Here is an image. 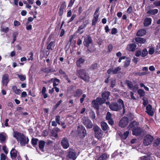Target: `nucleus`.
I'll use <instances>...</instances> for the list:
<instances>
[{"mask_svg": "<svg viewBox=\"0 0 160 160\" xmlns=\"http://www.w3.org/2000/svg\"><path fill=\"white\" fill-rule=\"evenodd\" d=\"M82 123L88 129L92 128L93 126L91 121L88 118H84L82 119Z\"/></svg>", "mask_w": 160, "mask_h": 160, "instance_id": "nucleus-8", "label": "nucleus"}, {"mask_svg": "<svg viewBox=\"0 0 160 160\" xmlns=\"http://www.w3.org/2000/svg\"><path fill=\"white\" fill-rule=\"evenodd\" d=\"M158 12V9H154L152 10H150L147 12V13L150 14L151 15H154L157 14Z\"/></svg>", "mask_w": 160, "mask_h": 160, "instance_id": "nucleus-29", "label": "nucleus"}, {"mask_svg": "<svg viewBox=\"0 0 160 160\" xmlns=\"http://www.w3.org/2000/svg\"><path fill=\"white\" fill-rule=\"evenodd\" d=\"M146 112L149 116H152L154 114V111L152 106L150 104L148 105L146 107Z\"/></svg>", "mask_w": 160, "mask_h": 160, "instance_id": "nucleus-14", "label": "nucleus"}, {"mask_svg": "<svg viewBox=\"0 0 160 160\" xmlns=\"http://www.w3.org/2000/svg\"><path fill=\"white\" fill-rule=\"evenodd\" d=\"M38 141V147L39 148H40V141H39L38 139L32 138L31 139V142L32 145L34 147L36 148V149L38 152V149L37 148L36 146Z\"/></svg>", "mask_w": 160, "mask_h": 160, "instance_id": "nucleus-15", "label": "nucleus"}, {"mask_svg": "<svg viewBox=\"0 0 160 160\" xmlns=\"http://www.w3.org/2000/svg\"><path fill=\"white\" fill-rule=\"evenodd\" d=\"M152 21V19L151 18H146L144 21V26L146 27L149 25L151 23Z\"/></svg>", "mask_w": 160, "mask_h": 160, "instance_id": "nucleus-22", "label": "nucleus"}, {"mask_svg": "<svg viewBox=\"0 0 160 160\" xmlns=\"http://www.w3.org/2000/svg\"><path fill=\"white\" fill-rule=\"evenodd\" d=\"M136 47L137 46L135 44L131 43L127 46V49L129 51H133Z\"/></svg>", "mask_w": 160, "mask_h": 160, "instance_id": "nucleus-18", "label": "nucleus"}, {"mask_svg": "<svg viewBox=\"0 0 160 160\" xmlns=\"http://www.w3.org/2000/svg\"><path fill=\"white\" fill-rule=\"evenodd\" d=\"M113 48L112 45V44H110L108 46V50L109 52H111Z\"/></svg>", "mask_w": 160, "mask_h": 160, "instance_id": "nucleus-61", "label": "nucleus"}, {"mask_svg": "<svg viewBox=\"0 0 160 160\" xmlns=\"http://www.w3.org/2000/svg\"><path fill=\"white\" fill-rule=\"evenodd\" d=\"M116 84V80H112L111 81L110 87L113 88L115 87Z\"/></svg>", "mask_w": 160, "mask_h": 160, "instance_id": "nucleus-48", "label": "nucleus"}, {"mask_svg": "<svg viewBox=\"0 0 160 160\" xmlns=\"http://www.w3.org/2000/svg\"><path fill=\"white\" fill-rule=\"evenodd\" d=\"M130 60L129 59H126L124 62V66L127 67L128 66L130 63Z\"/></svg>", "mask_w": 160, "mask_h": 160, "instance_id": "nucleus-45", "label": "nucleus"}, {"mask_svg": "<svg viewBox=\"0 0 160 160\" xmlns=\"http://www.w3.org/2000/svg\"><path fill=\"white\" fill-rule=\"evenodd\" d=\"M61 144L62 147L65 149L68 148L69 146V141L66 138H62Z\"/></svg>", "mask_w": 160, "mask_h": 160, "instance_id": "nucleus-11", "label": "nucleus"}, {"mask_svg": "<svg viewBox=\"0 0 160 160\" xmlns=\"http://www.w3.org/2000/svg\"><path fill=\"white\" fill-rule=\"evenodd\" d=\"M135 40L136 42L140 43H144L146 41L145 39L141 38H136Z\"/></svg>", "mask_w": 160, "mask_h": 160, "instance_id": "nucleus-26", "label": "nucleus"}, {"mask_svg": "<svg viewBox=\"0 0 160 160\" xmlns=\"http://www.w3.org/2000/svg\"><path fill=\"white\" fill-rule=\"evenodd\" d=\"M109 157V155L106 153H104L100 156L97 160H105Z\"/></svg>", "mask_w": 160, "mask_h": 160, "instance_id": "nucleus-23", "label": "nucleus"}, {"mask_svg": "<svg viewBox=\"0 0 160 160\" xmlns=\"http://www.w3.org/2000/svg\"><path fill=\"white\" fill-rule=\"evenodd\" d=\"M138 92L141 97L144 96L145 94L144 91L142 89H139L138 91Z\"/></svg>", "mask_w": 160, "mask_h": 160, "instance_id": "nucleus-34", "label": "nucleus"}, {"mask_svg": "<svg viewBox=\"0 0 160 160\" xmlns=\"http://www.w3.org/2000/svg\"><path fill=\"white\" fill-rule=\"evenodd\" d=\"M117 102L119 103L118 105L116 102L111 103L109 106L110 108L112 111H118L123 108V111L124 110V105L123 101L121 99H118Z\"/></svg>", "mask_w": 160, "mask_h": 160, "instance_id": "nucleus-2", "label": "nucleus"}, {"mask_svg": "<svg viewBox=\"0 0 160 160\" xmlns=\"http://www.w3.org/2000/svg\"><path fill=\"white\" fill-rule=\"evenodd\" d=\"M146 33V31L144 29H141L139 30L136 34L137 36H142L145 35Z\"/></svg>", "mask_w": 160, "mask_h": 160, "instance_id": "nucleus-20", "label": "nucleus"}, {"mask_svg": "<svg viewBox=\"0 0 160 160\" xmlns=\"http://www.w3.org/2000/svg\"><path fill=\"white\" fill-rule=\"evenodd\" d=\"M153 140V137L150 135L145 136L143 140V144L144 146H147L151 144Z\"/></svg>", "mask_w": 160, "mask_h": 160, "instance_id": "nucleus-5", "label": "nucleus"}, {"mask_svg": "<svg viewBox=\"0 0 160 160\" xmlns=\"http://www.w3.org/2000/svg\"><path fill=\"white\" fill-rule=\"evenodd\" d=\"M114 69L115 74H117L120 72L121 70V68L120 67H118L114 68Z\"/></svg>", "mask_w": 160, "mask_h": 160, "instance_id": "nucleus-46", "label": "nucleus"}, {"mask_svg": "<svg viewBox=\"0 0 160 160\" xmlns=\"http://www.w3.org/2000/svg\"><path fill=\"white\" fill-rule=\"evenodd\" d=\"M96 99L98 102L99 104H102L105 103L106 101L105 99L102 98H97Z\"/></svg>", "mask_w": 160, "mask_h": 160, "instance_id": "nucleus-30", "label": "nucleus"}, {"mask_svg": "<svg viewBox=\"0 0 160 160\" xmlns=\"http://www.w3.org/2000/svg\"><path fill=\"white\" fill-rule=\"evenodd\" d=\"M138 85L136 84L132 88V90L133 91L135 92L138 89Z\"/></svg>", "mask_w": 160, "mask_h": 160, "instance_id": "nucleus-59", "label": "nucleus"}, {"mask_svg": "<svg viewBox=\"0 0 160 160\" xmlns=\"http://www.w3.org/2000/svg\"><path fill=\"white\" fill-rule=\"evenodd\" d=\"M51 81L52 82L53 85L54 87L58 85L60 82L59 80L56 78H52L51 79Z\"/></svg>", "mask_w": 160, "mask_h": 160, "instance_id": "nucleus-25", "label": "nucleus"}, {"mask_svg": "<svg viewBox=\"0 0 160 160\" xmlns=\"http://www.w3.org/2000/svg\"><path fill=\"white\" fill-rule=\"evenodd\" d=\"M5 136L2 134L0 133V142L1 143H3L5 142Z\"/></svg>", "mask_w": 160, "mask_h": 160, "instance_id": "nucleus-35", "label": "nucleus"}, {"mask_svg": "<svg viewBox=\"0 0 160 160\" xmlns=\"http://www.w3.org/2000/svg\"><path fill=\"white\" fill-rule=\"evenodd\" d=\"M14 25L15 27H18L20 25V23L18 21L15 20L14 21Z\"/></svg>", "mask_w": 160, "mask_h": 160, "instance_id": "nucleus-52", "label": "nucleus"}, {"mask_svg": "<svg viewBox=\"0 0 160 160\" xmlns=\"http://www.w3.org/2000/svg\"><path fill=\"white\" fill-rule=\"evenodd\" d=\"M78 134L81 138H84L86 134V131L85 128L82 125H79L77 129Z\"/></svg>", "mask_w": 160, "mask_h": 160, "instance_id": "nucleus-7", "label": "nucleus"}, {"mask_svg": "<svg viewBox=\"0 0 160 160\" xmlns=\"http://www.w3.org/2000/svg\"><path fill=\"white\" fill-rule=\"evenodd\" d=\"M83 28L82 26H79L78 28V30H77V33L79 34H81L82 33L84 32Z\"/></svg>", "mask_w": 160, "mask_h": 160, "instance_id": "nucleus-39", "label": "nucleus"}, {"mask_svg": "<svg viewBox=\"0 0 160 160\" xmlns=\"http://www.w3.org/2000/svg\"><path fill=\"white\" fill-rule=\"evenodd\" d=\"M76 17V15L75 14H73V15L72 16L71 18H70L69 21H68V23H69V22H72V21Z\"/></svg>", "mask_w": 160, "mask_h": 160, "instance_id": "nucleus-60", "label": "nucleus"}, {"mask_svg": "<svg viewBox=\"0 0 160 160\" xmlns=\"http://www.w3.org/2000/svg\"><path fill=\"white\" fill-rule=\"evenodd\" d=\"M52 137H53L55 138L57 137H58L57 134L53 130H52Z\"/></svg>", "mask_w": 160, "mask_h": 160, "instance_id": "nucleus-55", "label": "nucleus"}, {"mask_svg": "<svg viewBox=\"0 0 160 160\" xmlns=\"http://www.w3.org/2000/svg\"><path fill=\"white\" fill-rule=\"evenodd\" d=\"M80 77L86 82H88L89 80V77L88 75L85 72V71L83 69L79 70L78 71Z\"/></svg>", "mask_w": 160, "mask_h": 160, "instance_id": "nucleus-6", "label": "nucleus"}, {"mask_svg": "<svg viewBox=\"0 0 160 160\" xmlns=\"http://www.w3.org/2000/svg\"><path fill=\"white\" fill-rule=\"evenodd\" d=\"M141 53L142 56V57H144L148 54V52L146 49H144L143 50L142 52Z\"/></svg>", "mask_w": 160, "mask_h": 160, "instance_id": "nucleus-44", "label": "nucleus"}, {"mask_svg": "<svg viewBox=\"0 0 160 160\" xmlns=\"http://www.w3.org/2000/svg\"><path fill=\"white\" fill-rule=\"evenodd\" d=\"M99 8L97 9L94 14V18L92 20V26L95 25L98 20L99 17Z\"/></svg>", "mask_w": 160, "mask_h": 160, "instance_id": "nucleus-12", "label": "nucleus"}, {"mask_svg": "<svg viewBox=\"0 0 160 160\" xmlns=\"http://www.w3.org/2000/svg\"><path fill=\"white\" fill-rule=\"evenodd\" d=\"M18 78L19 79L22 81H23L26 79V76L25 75L22 74L18 75Z\"/></svg>", "mask_w": 160, "mask_h": 160, "instance_id": "nucleus-41", "label": "nucleus"}, {"mask_svg": "<svg viewBox=\"0 0 160 160\" xmlns=\"http://www.w3.org/2000/svg\"><path fill=\"white\" fill-rule=\"evenodd\" d=\"M154 52V50L153 48H151L148 51L149 54L151 55L153 54Z\"/></svg>", "mask_w": 160, "mask_h": 160, "instance_id": "nucleus-57", "label": "nucleus"}, {"mask_svg": "<svg viewBox=\"0 0 160 160\" xmlns=\"http://www.w3.org/2000/svg\"><path fill=\"white\" fill-rule=\"evenodd\" d=\"M111 115L110 112H108L106 116V119L107 120L110 119H111Z\"/></svg>", "mask_w": 160, "mask_h": 160, "instance_id": "nucleus-54", "label": "nucleus"}, {"mask_svg": "<svg viewBox=\"0 0 160 160\" xmlns=\"http://www.w3.org/2000/svg\"><path fill=\"white\" fill-rule=\"evenodd\" d=\"M101 125L102 129L104 131L108 130L109 128L108 125L107 123L104 122H101Z\"/></svg>", "mask_w": 160, "mask_h": 160, "instance_id": "nucleus-21", "label": "nucleus"}, {"mask_svg": "<svg viewBox=\"0 0 160 160\" xmlns=\"http://www.w3.org/2000/svg\"><path fill=\"white\" fill-rule=\"evenodd\" d=\"M41 151H43V148L44 147V145L45 142L42 141H41Z\"/></svg>", "mask_w": 160, "mask_h": 160, "instance_id": "nucleus-49", "label": "nucleus"}, {"mask_svg": "<svg viewBox=\"0 0 160 160\" xmlns=\"http://www.w3.org/2000/svg\"><path fill=\"white\" fill-rule=\"evenodd\" d=\"M82 93V90L78 89L75 92L74 95L75 97H79Z\"/></svg>", "mask_w": 160, "mask_h": 160, "instance_id": "nucleus-32", "label": "nucleus"}, {"mask_svg": "<svg viewBox=\"0 0 160 160\" xmlns=\"http://www.w3.org/2000/svg\"><path fill=\"white\" fill-rule=\"evenodd\" d=\"M128 119L127 117H123L120 120L119 125L121 128H124L128 125Z\"/></svg>", "mask_w": 160, "mask_h": 160, "instance_id": "nucleus-10", "label": "nucleus"}, {"mask_svg": "<svg viewBox=\"0 0 160 160\" xmlns=\"http://www.w3.org/2000/svg\"><path fill=\"white\" fill-rule=\"evenodd\" d=\"M108 74H115V72L114 71V68H111L109 69L107 72Z\"/></svg>", "mask_w": 160, "mask_h": 160, "instance_id": "nucleus-43", "label": "nucleus"}, {"mask_svg": "<svg viewBox=\"0 0 160 160\" xmlns=\"http://www.w3.org/2000/svg\"><path fill=\"white\" fill-rule=\"evenodd\" d=\"M141 160H155V158L152 154L147 155L141 158Z\"/></svg>", "mask_w": 160, "mask_h": 160, "instance_id": "nucleus-16", "label": "nucleus"}, {"mask_svg": "<svg viewBox=\"0 0 160 160\" xmlns=\"http://www.w3.org/2000/svg\"><path fill=\"white\" fill-rule=\"evenodd\" d=\"M160 144V138H157L154 142L153 146L155 147L157 146Z\"/></svg>", "mask_w": 160, "mask_h": 160, "instance_id": "nucleus-38", "label": "nucleus"}, {"mask_svg": "<svg viewBox=\"0 0 160 160\" xmlns=\"http://www.w3.org/2000/svg\"><path fill=\"white\" fill-rule=\"evenodd\" d=\"M126 84H127L128 87L130 89H132L133 88V84L132 82L128 80H126Z\"/></svg>", "mask_w": 160, "mask_h": 160, "instance_id": "nucleus-40", "label": "nucleus"}, {"mask_svg": "<svg viewBox=\"0 0 160 160\" xmlns=\"http://www.w3.org/2000/svg\"><path fill=\"white\" fill-rule=\"evenodd\" d=\"M136 122H132L130 124L128 127V128L129 129L132 128L134 126Z\"/></svg>", "mask_w": 160, "mask_h": 160, "instance_id": "nucleus-58", "label": "nucleus"}, {"mask_svg": "<svg viewBox=\"0 0 160 160\" xmlns=\"http://www.w3.org/2000/svg\"><path fill=\"white\" fill-rule=\"evenodd\" d=\"M60 117L59 116H57L55 117L56 122L58 124H60Z\"/></svg>", "mask_w": 160, "mask_h": 160, "instance_id": "nucleus-47", "label": "nucleus"}, {"mask_svg": "<svg viewBox=\"0 0 160 160\" xmlns=\"http://www.w3.org/2000/svg\"><path fill=\"white\" fill-rule=\"evenodd\" d=\"M55 42L52 41L50 42L47 47V49L48 50H52V47L54 46Z\"/></svg>", "mask_w": 160, "mask_h": 160, "instance_id": "nucleus-36", "label": "nucleus"}, {"mask_svg": "<svg viewBox=\"0 0 160 160\" xmlns=\"http://www.w3.org/2000/svg\"><path fill=\"white\" fill-rule=\"evenodd\" d=\"M63 8L62 6H61L60 8L59 11V14L60 16H62L63 13Z\"/></svg>", "mask_w": 160, "mask_h": 160, "instance_id": "nucleus-53", "label": "nucleus"}, {"mask_svg": "<svg viewBox=\"0 0 160 160\" xmlns=\"http://www.w3.org/2000/svg\"><path fill=\"white\" fill-rule=\"evenodd\" d=\"M88 23V21H85L83 22L82 25L81 26L84 28L86 27Z\"/></svg>", "mask_w": 160, "mask_h": 160, "instance_id": "nucleus-64", "label": "nucleus"}, {"mask_svg": "<svg viewBox=\"0 0 160 160\" xmlns=\"http://www.w3.org/2000/svg\"><path fill=\"white\" fill-rule=\"evenodd\" d=\"M92 42V39L91 37L88 35H87L84 39L83 42L84 45L87 47H88L89 44Z\"/></svg>", "mask_w": 160, "mask_h": 160, "instance_id": "nucleus-13", "label": "nucleus"}, {"mask_svg": "<svg viewBox=\"0 0 160 160\" xmlns=\"http://www.w3.org/2000/svg\"><path fill=\"white\" fill-rule=\"evenodd\" d=\"M75 0H71L69 3L68 7H72L73 4Z\"/></svg>", "mask_w": 160, "mask_h": 160, "instance_id": "nucleus-63", "label": "nucleus"}, {"mask_svg": "<svg viewBox=\"0 0 160 160\" xmlns=\"http://www.w3.org/2000/svg\"><path fill=\"white\" fill-rule=\"evenodd\" d=\"M13 136L17 141L19 142L21 146H25L26 144H28L29 139L28 137H26L23 134L17 131H15L13 132Z\"/></svg>", "mask_w": 160, "mask_h": 160, "instance_id": "nucleus-1", "label": "nucleus"}, {"mask_svg": "<svg viewBox=\"0 0 160 160\" xmlns=\"http://www.w3.org/2000/svg\"><path fill=\"white\" fill-rule=\"evenodd\" d=\"M78 156L76 152L72 149H69L68 150V153L66 158H63V160H75Z\"/></svg>", "mask_w": 160, "mask_h": 160, "instance_id": "nucleus-3", "label": "nucleus"}, {"mask_svg": "<svg viewBox=\"0 0 160 160\" xmlns=\"http://www.w3.org/2000/svg\"><path fill=\"white\" fill-rule=\"evenodd\" d=\"M13 91L16 94H19L20 93L21 91L19 89H18L16 86H13L12 88Z\"/></svg>", "mask_w": 160, "mask_h": 160, "instance_id": "nucleus-27", "label": "nucleus"}, {"mask_svg": "<svg viewBox=\"0 0 160 160\" xmlns=\"http://www.w3.org/2000/svg\"><path fill=\"white\" fill-rule=\"evenodd\" d=\"M98 104H99L97 99L92 101V105L94 108H98Z\"/></svg>", "mask_w": 160, "mask_h": 160, "instance_id": "nucleus-31", "label": "nucleus"}, {"mask_svg": "<svg viewBox=\"0 0 160 160\" xmlns=\"http://www.w3.org/2000/svg\"><path fill=\"white\" fill-rule=\"evenodd\" d=\"M132 7L131 6L129 7L128 9L127 12L128 13H131L132 11Z\"/></svg>", "mask_w": 160, "mask_h": 160, "instance_id": "nucleus-62", "label": "nucleus"}, {"mask_svg": "<svg viewBox=\"0 0 160 160\" xmlns=\"http://www.w3.org/2000/svg\"><path fill=\"white\" fill-rule=\"evenodd\" d=\"M93 129L96 138L98 139L101 138L103 136V132L100 128L97 125H94Z\"/></svg>", "mask_w": 160, "mask_h": 160, "instance_id": "nucleus-4", "label": "nucleus"}, {"mask_svg": "<svg viewBox=\"0 0 160 160\" xmlns=\"http://www.w3.org/2000/svg\"><path fill=\"white\" fill-rule=\"evenodd\" d=\"M132 131L133 134L136 136L139 135L141 132V128L138 127L133 128Z\"/></svg>", "mask_w": 160, "mask_h": 160, "instance_id": "nucleus-19", "label": "nucleus"}, {"mask_svg": "<svg viewBox=\"0 0 160 160\" xmlns=\"http://www.w3.org/2000/svg\"><path fill=\"white\" fill-rule=\"evenodd\" d=\"M118 32L117 29L115 28H113L112 29L111 31V34H115Z\"/></svg>", "mask_w": 160, "mask_h": 160, "instance_id": "nucleus-50", "label": "nucleus"}, {"mask_svg": "<svg viewBox=\"0 0 160 160\" xmlns=\"http://www.w3.org/2000/svg\"><path fill=\"white\" fill-rule=\"evenodd\" d=\"M46 91V88L45 87H43L42 88V92L43 95V97L44 98H46L48 97V94L45 93Z\"/></svg>", "mask_w": 160, "mask_h": 160, "instance_id": "nucleus-33", "label": "nucleus"}, {"mask_svg": "<svg viewBox=\"0 0 160 160\" xmlns=\"http://www.w3.org/2000/svg\"><path fill=\"white\" fill-rule=\"evenodd\" d=\"M6 156L3 153H2L0 155V160H5Z\"/></svg>", "mask_w": 160, "mask_h": 160, "instance_id": "nucleus-56", "label": "nucleus"}, {"mask_svg": "<svg viewBox=\"0 0 160 160\" xmlns=\"http://www.w3.org/2000/svg\"><path fill=\"white\" fill-rule=\"evenodd\" d=\"M85 62V60L82 58H81L78 59L77 62V65L78 67H80V64L83 63Z\"/></svg>", "mask_w": 160, "mask_h": 160, "instance_id": "nucleus-28", "label": "nucleus"}, {"mask_svg": "<svg viewBox=\"0 0 160 160\" xmlns=\"http://www.w3.org/2000/svg\"><path fill=\"white\" fill-rule=\"evenodd\" d=\"M10 154L12 159H14L17 156V151L14 148H13L10 151Z\"/></svg>", "mask_w": 160, "mask_h": 160, "instance_id": "nucleus-17", "label": "nucleus"}, {"mask_svg": "<svg viewBox=\"0 0 160 160\" xmlns=\"http://www.w3.org/2000/svg\"><path fill=\"white\" fill-rule=\"evenodd\" d=\"M129 133L128 131H127L125 132L122 135V138L124 139H125L128 137Z\"/></svg>", "mask_w": 160, "mask_h": 160, "instance_id": "nucleus-42", "label": "nucleus"}, {"mask_svg": "<svg viewBox=\"0 0 160 160\" xmlns=\"http://www.w3.org/2000/svg\"><path fill=\"white\" fill-rule=\"evenodd\" d=\"M18 32H14L12 35L13 36V41L12 42V43H13L14 42L16 41V38L17 37V36L18 35Z\"/></svg>", "mask_w": 160, "mask_h": 160, "instance_id": "nucleus-37", "label": "nucleus"}, {"mask_svg": "<svg viewBox=\"0 0 160 160\" xmlns=\"http://www.w3.org/2000/svg\"><path fill=\"white\" fill-rule=\"evenodd\" d=\"M9 75L7 73L4 74L2 78L1 83L3 86H7L9 81Z\"/></svg>", "mask_w": 160, "mask_h": 160, "instance_id": "nucleus-9", "label": "nucleus"}, {"mask_svg": "<svg viewBox=\"0 0 160 160\" xmlns=\"http://www.w3.org/2000/svg\"><path fill=\"white\" fill-rule=\"evenodd\" d=\"M109 95L110 92H104L102 94V98L105 99L106 100L108 99Z\"/></svg>", "mask_w": 160, "mask_h": 160, "instance_id": "nucleus-24", "label": "nucleus"}, {"mask_svg": "<svg viewBox=\"0 0 160 160\" xmlns=\"http://www.w3.org/2000/svg\"><path fill=\"white\" fill-rule=\"evenodd\" d=\"M2 150L6 154H7L8 153V149L7 148V147L6 145H4L3 146Z\"/></svg>", "mask_w": 160, "mask_h": 160, "instance_id": "nucleus-51", "label": "nucleus"}]
</instances>
